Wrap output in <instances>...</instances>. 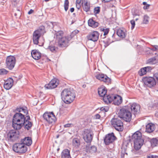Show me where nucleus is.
Listing matches in <instances>:
<instances>
[{"label": "nucleus", "mask_w": 158, "mask_h": 158, "mask_svg": "<svg viewBox=\"0 0 158 158\" xmlns=\"http://www.w3.org/2000/svg\"><path fill=\"white\" fill-rule=\"evenodd\" d=\"M59 83L58 80L56 78H54L51 80L49 84L45 85V87L48 89H54L57 86Z\"/></svg>", "instance_id": "obj_11"}, {"label": "nucleus", "mask_w": 158, "mask_h": 158, "mask_svg": "<svg viewBox=\"0 0 158 158\" xmlns=\"http://www.w3.org/2000/svg\"><path fill=\"white\" fill-rule=\"evenodd\" d=\"M109 109V108L108 106H105L101 107L100 108V110L104 112H107L108 110Z\"/></svg>", "instance_id": "obj_42"}, {"label": "nucleus", "mask_w": 158, "mask_h": 158, "mask_svg": "<svg viewBox=\"0 0 158 158\" xmlns=\"http://www.w3.org/2000/svg\"><path fill=\"white\" fill-rule=\"evenodd\" d=\"M152 69L150 67H146L142 68L140 69L138 72V74L140 76H142L147 72L150 71Z\"/></svg>", "instance_id": "obj_19"}, {"label": "nucleus", "mask_w": 158, "mask_h": 158, "mask_svg": "<svg viewBox=\"0 0 158 158\" xmlns=\"http://www.w3.org/2000/svg\"><path fill=\"white\" fill-rule=\"evenodd\" d=\"M43 117L44 119L49 124L54 123L56 120V118L52 112L45 113Z\"/></svg>", "instance_id": "obj_7"}, {"label": "nucleus", "mask_w": 158, "mask_h": 158, "mask_svg": "<svg viewBox=\"0 0 158 158\" xmlns=\"http://www.w3.org/2000/svg\"><path fill=\"white\" fill-rule=\"evenodd\" d=\"M76 8L79 10L81 7V5L76 4Z\"/></svg>", "instance_id": "obj_56"}, {"label": "nucleus", "mask_w": 158, "mask_h": 158, "mask_svg": "<svg viewBox=\"0 0 158 158\" xmlns=\"http://www.w3.org/2000/svg\"><path fill=\"white\" fill-rule=\"evenodd\" d=\"M154 156L152 155H149L147 156V158H154Z\"/></svg>", "instance_id": "obj_58"}, {"label": "nucleus", "mask_w": 158, "mask_h": 158, "mask_svg": "<svg viewBox=\"0 0 158 158\" xmlns=\"http://www.w3.org/2000/svg\"><path fill=\"white\" fill-rule=\"evenodd\" d=\"M82 6L83 10L86 12L90 11V3L86 0H83Z\"/></svg>", "instance_id": "obj_17"}, {"label": "nucleus", "mask_w": 158, "mask_h": 158, "mask_svg": "<svg viewBox=\"0 0 158 158\" xmlns=\"http://www.w3.org/2000/svg\"><path fill=\"white\" fill-rule=\"evenodd\" d=\"M100 12V7L98 6L97 7H95L94 9V13L95 14H98Z\"/></svg>", "instance_id": "obj_39"}, {"label": "nucleus", "mask_w": 158, "mask_h": 158, "mask_svg": "<svg viewBox=\"0 0 158 158\" xmlns=\"http://www.w3.org/2000/svg\"><path fill=\"white\" fill-rule=\"evenodd\" d=\"M97 151V148L95 146H91L89 149V152H94Z\"/></svg>", "instance_id": "obj_41"}, {"label": "nucleus", "mask_w": 158, "mask_h": 158, "mask_svg": "<svg viewBox=\"0 0 158 158\" xmlns=\"http://www.w3.org/2000/svg\"><path fill=\"white\" fill-rule=\"evenodd\" d=\"M16 58L14 56H9L7 57L6 59H15Z\"/></svg>", "instance_id": "obj_48"}, {"label": "nucleus", "mask_w": 158, "mask_h": 158, "mask_svg": "<svg viewBox=\"0 0 158 158\" xmlns=\"http://www.w3.org/2000/svg\"><path fill=\"white\" fill-rule=\"evenodd\" d=\"M81 0H76V4L81 5Z\"/></svg>", "instance_id": "obj_54"}, {"label": "nucleus", "mask_w": 158, "mask_h": 158, "mask_svg": "<svg viewBox=\"0 0 158 158\" xmlns=\"http://www.w3.org/2000/svg\"><path fill=\"white\" fill-rule=\"evenodd\" d=\"M34 12V10H32V9H31L29 11H28V14H31L32 13Z\"/></svg>", "instance_id": "obj_57"}, {"label": "nucleus", "mask_w": 158, "mask_h": 158, "mask_svg": "<svg viewBox=\"0 0 158 158\" xmlns=\"http://www.w3.org/2000/svg\"><path fill=\"white\" fill-rule=\"evenodd\" d=\"M143 4L144 5H146L147 4V2H143Z\"/></svg>", "instance_id": "obj_60"}, {"label": "nucleus", "mask_w": 158, "mask_h": 158, "mask_svg": "<svg viewBox=\"0 0 158 158\" xmlns=\"http://www.w3.org/2000/svg\"><path fill=\"white\" fill-rule=\"evenodd\" d=\"M13 84V80L11 78L8 79L5 82L4 87L5 89L8 90L12 86Z\"/></svg>", "instance_id": "obj_15"}, {"label": "nucleus", "mask_w": 158, "mask_h": 158, "mask_svg": "<svg viewBox=\"0 0 158 158\" xmlns=\"http://www.w3.org/2000/svg\"><path fill=\"white\" fill-rule=\"evenodd\" d=\"M149 17L145 15L144 16L143 18V23L144 24H147L149 22Z\"/></svg>", "instance_id": "obj_38"}, {"label": "nucleus", "mask_w": 158, "mask_h": 158, "mask_svg": "<svg viewBox=\"0 0 158 158\" xmlns=\"http://www.w3.org/2000/svg\"><path fill=\"white\" fill-rule=\"evenodd\" d=\"M138 19H135V20H136V21H137V20H138Z\"/></svg>", "instance_id": "obj_64"}, {"label": "nucleus", "mask_w": 158, "mask_h": 158, "mask_svg": "<svg viewBox=\"0 0 158 158\" xmlns=\"http://www.w3.org/2000/svg\"><path fill=\"white\" fill-rule=\"evenodd\" d=\"M49 49L52 52H53L55 50V48L54 46H49Z\"/></svg>", "instance_id": "obj_49"}, {"label": "nucleus", "mask_w": 158, "mask_h": 158, "mask_svg": "<svg viewBox=\"0 0 158 158\" xmlns=\"http://www.w3.org/2000/svg\"><path fill=\"white\" fill-rule=\"evenodd\" d=\"M69 6V2L68 0H65L64 3V10L66 11L68 9Z\"/></svg>", "instance_id": "obj_37"}, {"label": "nucleus", "mask_w": 158, "mask_h": 158, "mask_svg": "<svg viewBox=\"0 0 158 158\" xmlns=\"http://www.w3.org/2000/svg\"><path fill=\"white\" fill-rule=\"evenodd\" d=\"M99 35V33L98 32L94 31L87 35V38L89 40L95 42L98 40Z\"/></svg>", "instance_id": "obj_13"}, {"label": "nucleus", "mask_w": 158, "mask_h": 158, "mask_svg": "<svg viewBox=\"0 0 158 158\" xmlns=\"http://www.w3.org/2000/svg\"><path fill=\"white\" fill-rule=\"evenodd\" d=\"M21 141L26 146H29L32 143V140L31 138L29 137H25L23 139H22Z\"/></svg>", "instance_id": "obj_29"}, {"label": "nucleus", "mask_w": 158, "mask_h": 158, "mask_svg": "<svg viewBox=\"0 0 158 158\" xmlns=\"http://www.w3.org/2000/svg\"><path fill=\"white\" fill-rule=\"evenodd\" d=\"M132 139L134 141V148L136 150H139L143 145L144 140L142 138L141 133L137 131L132 135Z\"/></svg>", "instance_id": "obj_3"}, {"label": "nucleus", "mask_w": 158, "mask_h": 158, "mask_svg": "<svg viewBox=\"0 0 158 158\" xmlns=\"http://www.w3.org/2000/svg\"><path fill=\"white\" fill-rule=\"evenodd\" d=\"M131 108L132 111L134 114L138 112L140 109L139 105L136 103H134L130 104Z\"/></svg>", "instance_id": "obj_16"}, {"label": "nucleus", "mask_w": 158, "mask_h": 158, "mask_svg": "<svg viewBox=\"0 0 158 158\" xmlns=\"http://www.w3.org/2000/svg\"><path fill=\"white\" fill-rule=\"evenodd\" d=\"M114 95H109L103 97V99L104 101L107 104L111 103L113 101L114 98Z\"/></svg>", "instance_id": "obj_27"}, {"label": "nucleus", "mask_w": 158, "mask_h": 158, "mask_svg": "<svg viewBox=\"0 0 158 158\" xmlns=\"http://www.w3.org/2000/svg\"><path fill=\"white\" fill-rule=\"evenodd\" d=\"M73 126V125L71 123H68L64 125V128L71 127Z\"/></svg>", "instance_id": "obj_47"}, {"label": "nucleus", "mask_w": 158, "mask_h": 158, "mask_svg": "<svg viewBox=\"0 0 158 158\" xmlns=\"http://www.w3.org/2000/svg\"><path fill=\"white\" fill-rule=\"evenodd\" d=\"M64 34V32L63 31H60L56 32L55 33V35L56 36V38L58 40H60V39L62 38Z\"/></svg>", "instance_id": "obj_35"}, {"label": "nucleus", "mask_w": 158, "mask_h": 158, "mask_svg": "<svg viewBox=\"0 0 158 158\" xmlns=\"http://www.w3.org/2000/svg\"><path fill=\"white\" fill-rule=\"evenodd\" d=\"M152 51H152H155L154 50V49H153V48H152V49H150Z\"/></svg>", "instance_id": "obj_61"}, {"label": "nucleus", "mask_w": 158, "mask_h": 158, "mask_svg": "<svg viewBox=\"0 0 158 158\" xmlns=\"http://www.w3.org/2000/svg\"><path fill=\"white\" fill-rule=\"evenodd\" d=\"M13 149L15 152L19 153H24L27 150V146L21 141L20 143L14 144L13 146Z\"/></svg>", "instance_id": "obj_5"}, {"label": "nucleus", "mask_w": 158, "mask_h": 158, "mask_svg": "<svg viewBox=\"0 0 158 158\" xmlns=\"http://www.w3.org/2000/svg\"><path fill=\"white\" fill-rule=\"evenodd\" d=\"M17 111L19 112L16 113L13 117L12 126L15 129L19 130L24 125L26 119L25 116L28 113V110L27 107H22L17 109Z\"/></svg>", "instance_id": "obj_1"}, {"label": "nucleus", "mask_w": 158, "mask_h": 158, "mask_svg": "<svg viewBox=\"0 0 158 158\" xmlns=\"http://www.w3.org/2000/svg\"><path fill=\"white\" fill-rule=\"evenodd\" d=\"M98 92L100 96L104 97L107 92L106 88L104 86H102L98 88Z\"/></svg>", "instance_id": "obj_21"}, {"label": "nucleus", "mask_w": 158, "mask_h": 158, "mask_svg": "<svg viewBox=\"0 0 158 158\" xmlns=\"http://www.w3.org/2000/svg\"><path fill=\"white\" fill-rule=\"evenodd\" d=\"M118 116L126 122H129L131 118V114L127 106L121 108L118 113Z\"/></svg>", "instance_id": "obj_4"}, {"label": "nucleus", "mask_w": 158, "mask_h": 158, "mask_svg": "<svg viewBox=\"0 0 158 158\" xmlns=\"http://www.w3.org/2000/svg\"><path fill=\"white\" fill-rule=\"evenodd\" d=\"M149 6H150L149 5L147 4V5H146V6H144L143 8L144 9H145V10L149 8Z\"/></svg>", "instance_id": "obj_55"}, {"label": "nucleus", "mask_w": 158, "mask_h": 158, "mask_svg": "<svg viewBox=\"0 0 158 158\" xmlns=\"http://www.w3.org/2000/svg\"><path fill=\"white\" fill-rule=\"evenodd\" d=\"M15 64V60H6V66L10 69L11 70L13 68Z\"/></svg>", "instance_id": "obj_28"}, {"label": "nucleus", "mask_w": 158, "mask_h": 158, "mask_svg": "<svg viewBox=\"0 0 158 158\" xmlns=\"http://www.w3.org/2000/svg\"><path fill=\"white\" fill-rule=\"evenodd\" d=\"M143 81L145 85L150 88L155 86L156 84L155 78L152 77H146Z\"/></svg>", "instance_id": "obj_9"}, {"label": "nucleus", "mask_w": 158, "mask_h": 158, "mask_svg": "<svg viewBox=\"0 0 158 158\" xmlns=\"http://www.w3.org/2000/svg\"><path fill=\"white\" fill-rule=\"evenodd\" d=\"M153 49L155 51H158V45H155L153 46Z\"/></svg>", "instance_id": "obj_50"}, {"label": "nucleus", "mask_w": 158, "mask_h": 158, "mask_svg": "<svg viewBox=\"0 0 158 158\" xmlns=\"http://www.w3.org/2000/svg\"><path fill=\"white\" fill-rule=\"evenodd\" d=\"M1 75H4L6 74L8 71L4 69H0Z\"/></svg>", "instance_id": "obj_43"}, {"label": "nucleus", "mask_w": 158, "mask_h": 158, "mask_svg": "<svg viewBox=\"0 0 158 158\" xmlns=\"http://www.w3.org/2000/svg\"><path fill=\"white\" fill-rule=\"evenodd\" d=\"M157 60H147V63L149 64L152 65L157 64Z\"/></svg>", "instance_id": "obj_36"}, {"label": "nucleus", "mask_w": 158, "mask_h": 158, "mask_svg": "<svg viewBox=\"0 0 158 158\" xmlns=\"http://www.w3.org/2000/svg\"><path fill=\"white\" fill-rule=\"evenodd\" d=\"M35 31H37L38 33L41 35L44 34L45 32V28L43 26H42L39 27V29Z\"/></svg>", "instance_id": "obj_33"}, {"label": "nucleus", "mask_w": 158, "mask_h": 158, "mask_svg": "<svg viewBox=\"0 0 158 158\" xmlns=\"http://www.w3.org/2000/svg\"><path fill=\"white\" fill-rule=\"evenodd\" d=\"M112 125L118 131H122L123 129V123L119 118H114L111 121Z\"/></svg>", "instance_id": "obj_6"}, {"label": "nucleus", "mask_w": 158, "mask_h": 158, "mask_svg": "<svg viewBox=\"0 0 158 158\" xmlns=\"http://www.w3.org/2000/svg\"><path fill=\"white\" fill-rule=\"evenodd\" d=\"M100 117V116L99 114H96L94 118L96 119H99Z\"/></svg>", "instance_id": "obj_51"}, {"label": "nucleus", "mask_w": 158, "mask_h": 158, "mask_svg": "<svg viewBox=\"0 0 158 158\" xmlns=\"http://www.w3.org/2000/svg\"><path fill=\"white\" fill-rule=\"evenodd\" d=\"M31 55L34 59H40L41 54L37 50H33L31 52Z\"/></svg>", "instance_id": "obj_25"}, {"label": "nucleus", "mask_w": 158, "mask_h": 158, "mask_svg": "<svg viewBox=\"0 0 158 158\" xmlns=\"http://www.w3.org/2000/svg\"><path fill=\"white\" fill-rule=\"evenodd\" d=\"M37 31H35L33 34V40L34 43L37 44L39 43V40L41 35L38 33Z\"/></svg>", "instance_id": "obj_20"}, {"label": "nucleus", "mask_w": 158, "mask_h": 158, "mask_svg": "<svg viewBox=\"0 0 158 158\" xmlns=\"http://www.w3.org/2000/svg\"><path fill=\"white\" fill-rule=\"evenodd\" d=\"M88 24L89 26L93 28L97 27L98 25V23L95 22L92 19H90L88 21Z\"/></svg>", "instance_id": "obj_31"}, {"label": "nucleus", "mask_w": 158, "mask_h": 158, "mask_svg": "<svg viewBox=\"0 0 158 158\" xmlns=\"http://www.w3.org/2000/svg\"><path fill=\"white\" fill-rule=\"evenodd\" d=\"M143 49L146 54L151 56L153 55L154 53L149 48L145 47L143 48Z\"/></svg>", "instance_id": "obj_34"}, {"label": "nucleus", "mask_w": 158, "mask_h": 158, "mask_svg": "<svg viewBox=\"0 0 158 158\" xmlns=\"http://www.w3.org/2000/svg\"><path fill=\"white\" fill-rule=\"evenodd\" d=\"M49 0H45V1H46V2H48L49 1Z\"/></svg>", "instance_id": "obj_62"}, {"label": "nucleus", "mask_w": 158, "mask_h": 158, "mask_svg": "<svg viewBox=\"0 0 158 158\" xmlns=\"http://www.w3.org/2000/svg\"><path fill=\"white\" fill-rule=\"evenodd\" d=\"M116 139V137L113 133L109 134L106 135L104 139V142L106 145H108L112 143Z\"/></svg>", "instance_id": "obj_12"}, {"label": "nucleus", "mask_w": 158, "mask_h": 158, "mask_svg": "<svg viewBox=\"0 0 158 158\" xmlns=\"http://www.w3.org/2000/svg\"><path fill=\"white\" fill-rule=\"evenodd\" d=\"M79 32V31L78 30H75L72 32L73 34L76 35Z\"/></svg>", "instance_id": "obj_53"}, {"label": "nucleus", "mask_w": 158, "mask_h": 158, "mask_svg": "<svg viewBox=\"0 0 158 158\" xmlns=\"http://www.w3.org/2000/svg\"><path fill=\"white\" fill-rule=\"evenodd\" d=\"M103 31L104 32V35H107L109 31V29L108 28L106 29H103Z\"/></svg>", "instance_id": "obj_46"}, {"label": "nucleus", "mask_w": 158, "mask_h": 158, "mask_svg": "<svg viewBox=\"0 0 158 158\" xmlns=\"http://www.w3.org/2000/svg\"><path fill=\"white\" fill-rule=\"evenodd\" d=\"M61 95L63 100L66 104L72 102L75 98V95L73 92L69 89L64 90L61 93Z\"/></svg>", "instance_id": "obj_2"}, {"label": "nucleus", "mask_w": 158, "mask_h": 158, "mask_svg": "<svg viewBox=\"0 0 158 158\" xmlns=\"http://www.w3.org/2000/svg\"><path fill=\"white\" fill-rule=\"evenodd\" d=\"M51 29H53L54 28L53 23V22H48L47 23Z\"/></svg>", "instance_id": "obj_44"}, {"label": "nucleus", "mask_w": 158, "mask_h": 158, "mask_svg": "<svg viewBox=\"0 0 158 158\" xmlns=\"http://www.w3.org/2000/svg\"><path fill=\"white\" fill-rule=\"evenodd\" d=\"M62 158H71L70 152L67 149L64 150L62 152Z\"/></svg>", "instance_id": "obj_30"}, {"label": "nucleus", "mask_w": 158, "mask_h": 158, "mask_svg": "<svg viewBox=\"0 0 158 158\" xmlns=\"http://www.w3.org/2000/svg\"><path fill=\"white\" fill-rule=\"evenodd\" d=\"M30 119L29 116L27 115L26 116V119L24 121V125L25 128L27 130L30 129L32 126V123L29 120Z\"/></svg>", "instance_id": "obj_22"}, {"label": "nucleus", "mask_w": 158, "mask_h": 158, "mask_svg": "<svg viewBox=\"0 0 158 158\" xmlns=\"http://www.w3.org/2000/svg\"><path fill=\"white\" fill-rule=\"evenodd\" d=\"M74 9L73 7L71 8V9H70V11L71 13L73 12L74 11Z\"/></svg>", "instance_id": "obj_59"}, {"label": "nucleus", "mask_w": 158, "mask_h": 158, "mask_svg": "<svg viewBox=\"0 0 158 158\" xmlns=\"http://www.w3.org/2000/svg\"><path fill=\"white\" fill-rule=\"evenodd\" d=\"M96 78L101 81L106 82L108 84L110 82V79L106 75L103 74H98L96 75Z\"/></svg>", "instance_id": "obj_14"}, {"label": "nucleus", "mask_w": 158, "mask_h": 158, "mask_svg": "<svg viewBox=\"0 0 158 158\" xmlns=\"http://www.w3.org/2000/svg\"><path fill=\"white\" fill-rule=\"evenodd\" d=\"M151 142L155 145L158 144V140L157 138L152 139L151 140Z\"/></svg>", "instance_id": "obj_40"}, {"label": "nucleus", "mask_w": 158, "mask_h": 158, "mask_svg": "<svg viewBox=\"0 0 158 158\" xmlns=\"http://www.w3.org/2000/svg\"><path fill=\"white\" fill-rule=\"evenodd\" d=\"M131 28L132 29L134 28L135 25V22L134 20H132L131 21Z\"/></svg>", "instance_id": "obj_45"}, {"label": "nucleus", "mask_w": 158, "mask_h": 158, "mask_svg": "<svg viewBox=\"0 0 158 158\" xmlns=\"http://www.w3.org/2000/svg\"><path fill=\"white\" fill-rule=\"evenodd\" d=\"M16 131L14 130L10 131L7 135V137L8 139L13 140L16 137Z\"/></svg>", "instance_id": "obj_26"}, {"label": "nucleus", "mask_w": 158, "mask_h": 158, "mask_svg": "<svg viewBox=\"0 0 158 158\" xmlns=\"http://www.w3.org/2000/svg\"><path fill=\"white\" fill-rule=\"evenodd\" d=\"M83 138L87 143L90 142L93 137V133L90 130L85 129L82 134Z\"/></svg>", "instance_id": "obj_8"}, {"label": "nucleus", "mask_w": 158, "mask_h": 158, "mask_svg": "<svg viewBox=\"0 0 158 158\" xmlns=\"http://www.w3.org/2000/svg\"><path fill=\"white\" fill-rule=\"evenodd\" d=\"M126 31L125 29H119L117 31V34L121 38H124L125 37L127 34Z\"/></svg>", "instance_id": "obj_24"}, {"label": "nucleus", "mask_w": 158, "mask_h": 158, "mask_svg": "<svg viewBox=\"0 0 158 158\" xmlns=\"http://www.w3.org/2000/svg\"><path fill=\"white\" fill-rule=\"evenodd\" d=\"M112 101L115 105H118L122 102V98L117 95H114Z\"/></svg>", "instance_id": "obj_18"}, {"label": "nucleus", "mask_w": 158, "mask_h": 158, "mask_svg": "<svg viewBox=\"0 0 158 158\" xmlns=\"http://www.w3.org/2000/svg\"><path fill=\"white\" fill-rule=\"evenodd\" d=\"M70 38L67 36L63 37L58 40L59 46L61 48L66 47L69 45V42Z\"/></svg>", "instance_id": "obj_10"}, {"label": "nucleus", "mask_w": 158, "mask_h": 158, "mask_svg": "<svg viewBox=\"0 0 158 158\" xmlns=\"http://www.w3.org/2000/svg\"><path fill=\"white\" fill-rule=\"evenodd\" d=\"M156 128L154 124L152 123L148 124L146 126V131L148 133H151L154 131Z\"/></svg>", "instance_id": "obj_23"}, {"label": "nucleus", "mask_w": 158, "mask_h": 158, "mask_svg": "<svg viewBox=\"0 0 158 158\" xmlns=\"http://www.w3.org/2000/svg\"><path fill=\"white\" fill-rule=\"evenodd\" d=\"M155 158H158V156H155Z\"/></svg>", "instance_id": "obj_63"}, {"label": "nucleus", "mask_w": 158, "mask_h": 158, "mask_svg": "<svg viewBox=\"0 0 158 158\" xmlns=\"http://www.w3.org/2000/svg\"><path fill=\"white\" fill-rule=\"evenodd\" d=\"M72 144L75 148H78L80 145L79 139L77 138H74L73 139L72 141Z\"/></svg>", "instance_id": "obj_32"}, {"label": "nucleus", "mask_w": 158, "mask_h": 158, "mask_svg": "<svg viewBox=\"0 0 158 158\" xmlns=\"http://www.w3.org/2000/svg\"><path fill=\"white\" fill-rule=\"evenodd\" d=\"M11 1L12 4L14 5L17 3V0H11Z\"/></svg>", "instance_id": "obj_52"}]
</instances>
